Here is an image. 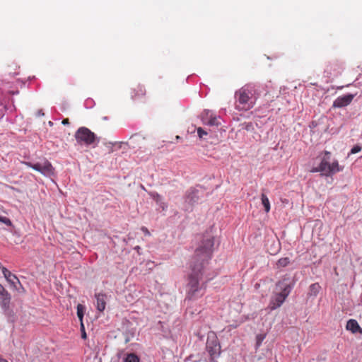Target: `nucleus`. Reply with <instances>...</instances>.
Returning <instances> with one entry per match:
<instances>
[{
    "instance_id": "obj_1",
    "label": "nucleus",
    "mask_w": 362,
    "mask_h": 362,
    "mask_svg": "<svg viewBox=\"0 0 362 362\" xmlns=\"http://www.w3.org/2000/svg\"><path fill=\"white\" fill-rule=\"evenodd\" d=\"M214 246V237L207 234L201 240L199 246L195 250V257L197 261H201L200 265L194 266L192 268L193 273L190 275L187 286V298L195 299L203 294V286L199 284V272L201 271L202 264L204 261L208 260L211 255Z\"/></svg>"
},
{
    "instance_id": "obj_2",
    "label": "nucleus",
    "mask_w": 362,
    "mask_h": 362,
    "mask_svg": "<svg viewBox=\"0 0 362 362\" xmlns=\"http://www.w3.org/2000/svg\"><path fill=\"white\" fill-rule=\"evenodd\" d=\"M238 103L237 108L239 110H248L252 108L257 98V91L254 86L246 85L235 93Z\"/></svg>"
},
{
    "instance_id": "obj_3",
    "label": "nucleus",
    "mask_w": 362,
    "mask_h": 362,
    "mask_svg": "<svg viewBox=\"0 0 362 362\" xmlns=\"http://www.w3.org/2000/svg\"><path fill=\"white\" fill-rule=\"evenodd\" d=\"M293 286L288 279H284L276 284L275 291L273 293L269 304V308L271 310L281 306L291 293Z\"/></svg>"
},
{
    "instance_id": "obj_4",
    "label": "nucleus",
    "mask_w": 362,
    "mask_h": 362,
    "mask_svg": "<svg viewBox=\"0 0 362 362\" xmlns=\"http://www.w3.org/2000/svg\"><path fill=\"white\" fill-rule=\"evenodd\" d=\"M343 166H340L337 160L331 161V153L325 151L324 156L321 158L320 164L313 167L311 173H320L322 175L332 176L337 173L342 171Z\"/></svg>"
},
{
    "instance_id": "obj_5",
    "label": "nucleus",
    "mask_w": 362,
    "mask_h": 362,
    "mask_svg": "<svg viewBox=\"0 0 362 362\" xmlns=\"http://www.w3.org/2000/svg\"><path fill=\"white\" fill-rule=\"evenodd\" d=\"M75 139L76 142L80 145L95 146L98 143V140L95 134L89 129L82 127L78 129L75 133Z\"/></svg>"
},
{
    "instance_id": "obj_6",
    "label": "nucleus",
    "mask_w": 362,
    "mask_h": 362,
    "mask_svg": "<svg viewBox=\"0 0 362 362\" xmlns=\"http://www.w3.org/2000/svg\"><path fill=\"white\" fill-rule=\"evenodd\" d=\"M24 163L29 168L40 173L44 176L51 177L54 175V169L47 160H44L34 164L29 162H25Z\"/></svg>"
},
{
    "instance_id": "obj_7",
    "label": "nucleus",
    "mask_w": 362,
    "mask_h": 362,
    "mask_svg": "<svg viewBox=\"0 0 362 362\" xmlns=\"http://www.w3.org/2000/svg\"><path fill=\"white\" fill-rule=\"evenodd\" d=\"M206 349L212 359L217 358L221 353V346L218 339L214 334L208 336L206 341Z\"/></svg>"
},
{
    "instance_id": "obj_8",
    "label": "nucleus",
    "mask_w": 362,
    "mask_h": 362,
    "mask_svg": "<svg viewBox=\"0 0 362 362\" xmlns=\"http://www.w3.org/2000/svg\"><path fill=\"white\" fill-rule=\"evenodd\" d=\"M11 297L9 293L0 297V306L8 320L9 321H13L15 314L11 306Z\"/></svg>"
},
{
    "instance_id": "obj_9",
    "label": "nucleus",
    "mask_w": 362,
    "mask_h": 362,
    "mask_svg": "<svg viewBox=\"0 0 362 362\" xmlns=\"http://www.w3.org/2000/svg\"><path fill=\"white\" fill-rule=\"evenodd\" d=\"M199 199V191L195 189L188 190L185 197L184 209L189 211L192 206L198 202Z\"/></svg>"
},
{
    "instance_id": "obj_10",
    "label": "nucleus",
    "mask_w": 362,
    "mask_h": 362,
    "mask_svg": "<svg viewBox=\"0 0 362 362\" xmlns=\"http://www.w3.org/2000/svg\"><path fill=\"white\" fill-rule=\"evenodd\" d=\"M355 95L347 94L339 96L335 99L333 103V107L336 108H341L349 105L353 100Z\"/></svg>"
},
{
    "instance_id": "obj_11",
    "label": "nucleus",
    "mask_w": 362,
    "mask_h": 362,
    "mask_svg": "<svg viewBox=\"0 0 362 362\" xmlns=\"http://www.w3.org/2000/svg\"><path fill=\"white\" fill-rule=\"evenodd\" d=\"M96 298V308L100 312H103L106 305V296L103 293H98L95 295Z\"/></svg>"
},
{
    "instance_id": "obj_12",
    "label": "nucleus",
    "mask_w": 362,
    "mask_h": 362,
    "mask_svg": "<svg viewBox=\"0 0 362 362\" xmlns=\"http://www.w3.org/2000/svg\"><path fill=\"white\" fill-rule=\"evenodd\" d=\"M346 328L347 330L351 331L354 334L357 332H362V329L359 326L357 321L353 319L348 320Z\"/></svg>"
},
{
    "instance_id": "obj_13",
    "label": "nucleus",
    "mask_w": 362,
    "mask_h": 362,
    "mask_svg": "<svg viewBox=\"0 0 362 362\" xmlns=\"http://www.w3.org/2000/svg\"><path fill=\"white\" fill-rule=\"evenodd\" d=\"M7 281L10 284L11 286L17 291L21 292V290L23 291V288L16 275L10 276V279L7 280Z\"/></svg>"
},
{
    "instance_id": "obj_14",
    "label": "nucleus",
    "mask_w": 362,
    "mask_h": 362,
    "mask_svg": "<svg viewBox=\"0 0 362 362\" xmlns=\"http://www.w3.org/2000/svg\"><path fill=\"white\" fill-rule=\"evenodd\" d=\"M153 198L156 204L162 209L163 211H165L168 208V204L165 203L163 199V197L158 194H155L153 195Z\"/></svg>"
},
{
    "instance_id": "obj_15",
    "label": "nucleus",
    "mask_w": 362,
    "mask_h": 362,
    "mask_svg": "<svg viewBox=\"0 0 362 362\" xmlns=\"http://www.w3.org/2000/svg\"><path fill=\"white\" fill-rule=\"evenodd\" d=\"M204 124L209 126H218L221 123L219 122V117H217L214 115H211L210 118Z\"/></svg>"
},
{
    "instance_id": "obj_16",
    "label": "nucleus",
    "mask_w": 362,
    "mask_h": 362,
    "mask_svg": "<svg viewBox=\"0 0 362 362\" xmlns=\"http://www.w3.org/2000/svg\"><path fill=\"white\" fill-rule=\"evenodd\" d=\"M261 199H262V204L264 207L265 211L267 213L269 212L270 210V203H269L268 197L265 194H262V197H261Z\"/></svg>"
},
{
    "instance_id": "obj_17",
    "label": "nucleus",
    "mask_w": 362,
    "mask_h": 362,
    "mask_svg": "<svg viewBox=\"0 0 362 362\" xmlns=\"http://www.w3.org/2000/svg\"><path fill=\"white\" fill-rule=\"evenodd\" d=\"M320 286L318 284H313L310 285L309 288V295L310 296H317L320 291Z\"/></svg>"
},
{
    "instance_id": "obj_18",
    "label": "nucleus",
    "mask_w": 362,
    "mask_h": 362,
    "mask_svg": "<svg viewBox=\"0 0 362 362\" xmlns=\"http://www.w3.org/2000/svg\"><path fill=\"white\" fill-rule=\"evenodd\" d=\"M290 263V259L288 257H283L278 260L276 262V266L278 268L285 267Z\"/></svg>"
},
{
    "instance_id": "obj_19",
    "label": "nucleus",
    "mask_w": 362,
    "mask_h": 362,
    "mask_svg": "<svg viewBox=\"0 0 362 362\" xmlns=\"http://www.w3.org/2000/svg\"><path fill=\"white\" fill-rule=\"evenodd\" d=\"M256 126H257V124H254L252 122H247V123L242 124V128L249 132H253L255 130V128Z\"/></svg>"
},
{
    "instance_id": "obj_20",
    "label": "nucleus",
    "mask_w": 362,
    "mask_h": 362,
    "mask_svg": "<svg viewBox=\"0 0 362 362\" xmlns=\"http://www.w3.org/2000/svg\"><path fill=\"white\" fill-rule=\"evenodd\" d=\"M211 115H213V113L210 110H204L200 116L202 122H206V121L210 118Z\"/></svg>"
},
{
    "instance_id": "obj_21",
    "label": "nucleus",
    "mask_w": 362,
    "mask_h": 362,
    "mask_svg": "<svg viewBox=\"0 0 362 362\" xmlns=\"http://www.w3.org/2000/svg\"><path fill=\"white\" fill-rule=\"evenodd\" d=\"M125 362H139V358L136 354H129L127 356Z\"/></svg>"
},
{
    "instance_id": "obj_22",
    "label": "nucleus",
    "mask_w": 362,
    "mask_h": 362,
    "mask_svg": "<svg viewBox=\"0 0 362 362\" xmlns=\"http://www.w3.org/2000/svg\"><path fill=\"white\" fill-rule=\"evenodd\" d=\"M83 310H84V307L82 305L78 304L77 305V315L81 322H82L83 317Z\"/></svg>"
},
{
    "instance_id": "obj_23",
    "label": "nucleus",
    "mask_w": 362,
    "mask_h": 362,
    "mask_svg": "<svg viewBox=\"0 0 362 362\" xmlns=\"http://www.w3.org/2000/svg\"><path fill=\"white\" fill-rule=\"evenodd\" d=\"M265 334H257L256 337V346L259 347L262 344V341L265 339Z\"/></svg>"
},
{
    "instance_id": "obj_24",
    "label": "nucleus",
    "mask_w": 362,
    "mask_h": 362,
    "mask_svg": "<svg viewBox=\"0 0 362 362\" xmlns=\"http://www.w3.org/2000/svg\"><path fill=\"white\" fill-rule=\"evenodd\" d=\"M197 134L200 139H204V136L208 134L207 132L202 127L197 128Z\"/></svg>"
},
{
    "instance_id": "obj_25",
    "label": "nucleus",
    "mask_w": 362,
    "mask_h": 362,
    "mask_svg": "<svg viewBox=\"0 0 362 362\" xmlns=\"http://www.w3.org/2000/svg\"><path fill=\"white\" fill-rule=\"evenodd\" d=\"M361 151V147L358 145H356L351 149L350 153H349L348 156H350L351 154H355L356 153L360 152Z\"/></svg>"
},
{
    "instance_id": "obj_26",
    "label": "nucleus",
    "mask_w": 362,
    "mask_h": 362,
    "mask_svg": "<svg viewBox=\"0 0 362 362\" xmlns=\"http://www.w3.org/2000/svg\"><path fill=\"white\" fill-rule=\"evenodd\" d=\"M0 222L6 224V226H11V221H10V219L8 218L7 217H5V216H0Z\"/></svg>"
},
{
    "instance_id": "obj_27",
    "label": "nucleus",
    "mask_w": 362,
    "mask_h": 362,
    "mask_svg": "<svg viewBox=\"0 0 362 362\" xmlns=\"http://www.w3.org/2000/svg\"><path fill=\"white\" fill-rule=\"evenodd\" d=\"M8 293V292L5 289V288L1 284H0V297L4 296Z\"/></svg>"
},
{
    "instance_id": "obj_28",
    "label": "nucleus",
    "mask_w": 362,
    "mask_h": 362,
    "mask_svg": "<svg viewBox=\"0 0 362 362\" xmlns=\"http://www.w3.org/2000/svg\"><path fill=\"white\" fill-rule=\"evenodd\" d=\"M13 274H11V272L8 271L6 273V275H4L6 280H8L10 279V276H12Z\"/></svg>"
},
{
    "instance_id": "obj_29",
    "label": "nucleus",
    "mask_w": 362,
    "mask_h": 362,
    "mask_svg": "<svg viewBox=\"0 0 362 362\" xmlns=\"http://www.w3.org/2000/svg\"><path fill=\"white\" fill-rule=\"evenodd\" d=\"M8 269L5 267H2V273L4 275H6V273L8 272Z\"/></svg>"
},
{
    "instance_id": "obj_30",
    "label": "nucleus",
    "mask_w": 362,
    "mask_h": 362,
    "mask_svg": "<svg viewBox=\"0 0 362 362\" xmlns=\"http://www.w3.org/2000/svg\"><path fill=\"white\" fill-rule=\"evenodd\" d=\"M37 116H42V115H44V113H43L42 110H39L37 112Z\"/></svg>"
},
{
    "instance_id": "obj_31",
    "label": "nucleus",
    "mask_w": 362,
    "mask_h": 362,
    "mask_svg": "<svg viewBox=\"0 0 362 362\" xmlns=\"http://www.w3.org/2000/svg\"><path fill=\"white\" fill-rule=\"evenodd\" d=\"M69 122V119H65L62 121V124L66 125V124H68Z\"/></svg>"
},
{
    "instance_id": "obj_32",
    "label": "nucleus",
    "mask_w": 362,
    "mask_h": 362,
    "mask_svg": "<svg viewBox=\"0 0 362 362\" xmlns=\"http://www.w3.org/2000/svg\"><path fill=\"white\" fill-rule=\"evenodd\" d=\"M142 230H143L146 234L149 235V232H148V230H147V228H142Z\"/></svg>"
},
{
    "instance_id": "obj_33",
    "label": "nucleus",
    "mask_w": 362,
    "mask_h": 362,
    "mask_svg": "<svg viewBox=\"0 0 362 362\" xmlns=\"http://www.w3.org/2000/svg\"><path fill=\"white\" fill-rule=\"evenodd\" d=\"M0 362H8L6 360L0 358Z\"/></svg>"
},
{
    "instance_id": "obj_34",
    "label": "nucleus",
    "mask_w": 362,
    "mask_h": 362,
    "mask_svg": "<svg viewBox=\"0 0 362 362\" xmlns=\"http://www.w3.org/2000/svg\"><path fill=\"white\" fill-rule=\"evenodd\" d=\"M82 337H83V338H86V334L84 332V333L82 334Z\"/></svg>"
},
{
    "instance_id": "obj_35",
    "label": "nucleus",
    "mask_w": 362,
    "mask_h": 362,
    "mask_svg": "<svg viewBox=\"0 0 362 362\" xmlns=\"http://www.w3.org/2000/svg\"><path fill=\"white\" fill-rule=\"evenodd\" d=\"M49 125H52V122H49Z\"/></svg>"
}]
</instances>
